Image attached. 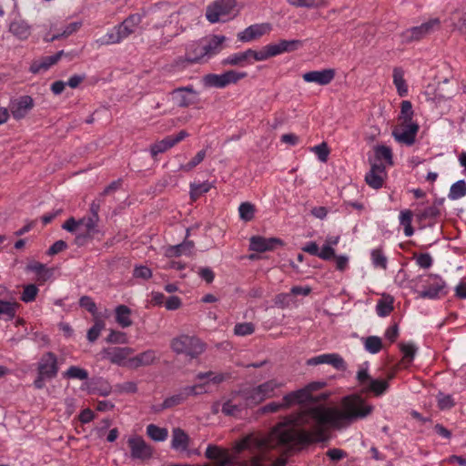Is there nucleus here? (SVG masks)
<instances>
[{
	"label": "nucleus",
	"instance_id": "obj_28",
	"mask_svg": "<svg viewBox=\"0 0 466 466\" xmlns=\"http://www.w3.org/2000/svg\"><path fill=\"white\" fill-rule=\"evenodd\" d=\"M189 437L180 429H175L172 432L171 447L177 451H188Z\"/></svg>",
	"mask_w": 466,
	"mask_h": 466
},
{
	"label": "nucleus",
	"instance_id": "obj_2",
	"mask_svg": "<svg viewBox=\"0 0 466 466\" xmlns=\"http://www.w3.org/2000/svg\"><path fill=\"white\" fill-rule=\"evenodd\" d=\"M199 383L194 386L185 387L182 391L177 395L166 399L162 404V408H170L181 403L187 396L198 395L208 390V384H217L223 380L222 375H215L212 372L200 373L198 375Z\"/></svg>",
	"mask_w": 466,
	"mask_h": 466
},
{
	"label": "nucleus",
	"instance_id": "obj_17",
	"mask_svg": "<svg viewBox=\"0 0 466 466\" xmlns=\"http://www.w3.org/2000/svg\"><path fill=\"white\" fill-rule=\"evenodd\" d=\"M386 177L385 166L371 162L370 169L365 176V181L370 187L378 189L383 186Z\"/></svg>",
	"mask_w": 466,
	"mask_h": 466
},
{
	"label": "nucleus",
	"instance_id": "obj_12",
	"mask_svg": "<svg viewBox=\"0 0 466 466\" xmlns=\"http://www.w3.org/2000/svg\"><path fill=\"white\" fill-rule=\"evenodd\" d=\"M440 25L441 21L439 18H432L419 26L407 29L401 34L402 42L409 44L414 41H419L431 33L435 27H439Z\"/></svg>",
	"mask_w": 466,
	"mask_h": 466
},
{
	"label": "nucleus",
	"instance_id": "obj_5",
	"mask_svg": "<svg viewBox=\"0 0 466 466\" xmlns=\"http://www.w3.org/2000/svg\"><path fill=\"white\" fill-rule=\"evenodd\" d=\"M285 385L284 380L273 379L256 388L246 391V398L250 404H258L265 399L271 398L276 391Z\"/></svg>",
	"mask_w": 466,
	"mask_h": 466
},
{
	"label": "nucleus",
	"instance_id": "obj_10",
	"mask_svg": "<svg viewBox=\"0 0 466 466\" xmlns=\"http://www.w3.org/2000/svg\"><path fill=\"white\" fill-rule=\"evenodd\" d=\"M419 129L418 124L411 118H406L392 130V136L396 141L408 146L415 142V137Z\"/></svg>",
	"mask_w": 466,
	"mask_h": 466
},
{
	"label": "nucleus",
	"instance_id": "obj_36",
	"mask_svg": "<svg viewBox=\"0 0 466 466\" xmlns=\"http://www.w3.org/2000/svg\"><path fill=\"white\" fill-rule=\"evenodd\" d=\"M193 244L191 242H184L182 244L172 246L167 248L166 255L169 258L178 257L181 255H188L191 253Z\"/></svg>",
	"mask_w": 466,
	"mask_h": 466
},
{
	"label": "nucleus",
	"instance_id": "obj_26",
	"mask_svg": "<svg viewBox=\"0 0 466 466\" xmlns=\"http://www.w3.org/2000/svg\"><path fill=\"white\" fill-rule=\"evenodd\" d=\"M26 270L34 272L35 274V280L40 283L47 281L53 276V269L37 261L29 262L26 266Z\"/></svg>",
	"mask_w": 466,
	"mask_h": 466
},
{
	"label": "nucleus",
	"instance_id": "obj_51",
	"mask_svg": "<svg viewBox=\"0 0 466 466\" xmlns=\"http://www.w3.org/2000/svg\"><path fill=\"white\" fill-rule=\"evenodd\" d=\"M254 325L250 322L238 323L234 328V332L238 336H247L254 332Z\"/></svg>",
	"mask_w": 466,
	"mask_h": 466
},
{
	"label": "nucleus",
	"instance_id": "obj_27",
	"mask_svg": "<svg viewBox=\"0 0 466 466\" xmlns=\"http://www.w3.org/2000/svg\"><path fill=\"white\" fill-rule=\"evenodd\" d=\"M244 398L246 399V403H242L240 400V396L237 395L232 399L225 401L222 406V411L227 415L236 416L238 414L240 410H242L246 406L251 405L248 399L246 398V394L244 393Z\"/></svg>",
	"mask_w": 466,
	"mask_h": 466
},
{
	"label": "nucleus",
	"instance_id": "obj_61",
	"mask_svg": "<svg viewBox=\"0 0 466 466\" xmlns=\"http://www.w3.org/2000/svg\"><path fill=\"white\" fill-rule=\"evenodd\" d=\"M438 403L441 410L451 409L454 405V400L451 395L440 394Z\"/></svg>",
	"mask_w": 466,
	"mask_h": 466
},
{
	"label": "nucleus",
	"instance_id": "obj_29",
	"mask_svg": "<svg viewBox=\"0 0 466 466\" xmlns=\"http://www.w3.org/2000/svg\"><path fill=\"white\" fill-rule=\"evenodd\" d=\"M157 359V354L154 350H146L135 357H132L129 361L130 369H137L141 366H147L152 364Z\"/></svg>",
	"mask_w": 466,
	"mask_h": 466
},
{
	"label": "nucleus",
	"instance_id": "obj_44",
	"mask_svg": "<svg viewBox=\"0 0 466 466\" xmlns=\"http://www.w3.org/2000/svg\"><path fill=\"white\" fill-rule=\"evenodd\" d=\"M63 376L65 378H68V379H76V380H84L88 378V372L80 367L71 366L63 374Z\"/></svg>",
	"mask_w": 466,
	"mask_h": 466
},
{
	"label": "nucleus",
	"instance_id": "obj_14",
	"mask_svg": "<svg viewBox=\"0 0 466 466\" xmlns=\"http://www.w3.org/2000/svg\"><path fill=\"white\" fill-rule=\"evenodd\" d=\"M134 350L129 347L106 349L103 350L102 355L104 359L108 360L110 362L129 368V361L132 358Z\"/></svg>",
	"mask_w": 466,
	"mask_h": 466
},
{
	"label": "nucleus",
	"instance_id": "obj_15",
	"mask_svg": "<svg viewBox=\"0 0 466 466\" xmlns=\"http://www.w3.org/2000/svg\"><path fill=\"white\" fill-rule=\"evenodd\" d=\"M131 456L134 459L147 460L152 456L151 447L138 436H131L127 440Z\"/></svg>",
	"mask_w": 466,
	"mask_h": 466
},
{
	"label": "nucleus",
	"instance_id": "obj_7",
	"mask_svg": "<svg viewBox=\"0 0 466 466\" xmlns=\"http://www.w3.org/2000/svg\"><path fill=\"white\" fill-rule=\"evenodd\" d=\"M323 385L324 384L322 382L315 381L308 384L303 389L287 394L284 397V404L291 406L297 403L303 404L310 401H315L318 400V396H315L314 392L320 390L323 387Z\"/></svg>",
	"mask_w": 466,
	"mask_h": 466
},
{
	"label": "nucleus",
	"instance_id": "obj_18",
	"mask_svg": "<svg viewBox=\"0 0 466 466\" xmlns=\"http://www.w3.org/2000/svg\"><path fill=\"white\" fill-rule=\"evenodd\" d=\"M187 137H188V133L185 130H181L177 135L168 136L162 139L161 141L155 143L154 145H152L150 149L152 156L155 157L160 153L167 151L178 142L185 139Z\"/></svg>",
	"mask_w": 466,
	"mask_h": 466
},
{
	"label": "nucleus",
	"instance_id": "obj_25",
	"mask_svg": "<svg viewBox=\"0 0 466 466\" xmlns=\"http://www.w3.org/2000/svg\"><path fill=\"white\" fill-rule=\"evenodd\" d=\"M307 363L309 365L330 364L336 369H342L344 361L342 358L336 353L321 354L309 359Z\"/></svg>",
	"mask_w": 466,
	"mask_h": 466
},
{
	"label": "nucleus",
	"instance_id": "obj_4",
	"mask_svg": "<svg viewBox=\"0 0 466 466\" xmlns=\"http://www.w3.org/2000/svg\"><path fill=\"white\" fill-rule=\"evenodd\" d=\"M357 380L361 387V391L365 393H373L375 396L384 394L389 383L386 380L372 379L368 372V364L362 365L357 372Z\"/></svg>",
	"mask_w": 466,
	"mask_h": 466
},
{
	"label": "nucleus",
	"instance_id": "obj_6",
	"mask_svg": "<svg viewBox=\"0 0 466 466\" xmlns=\"http://www.w3.org/2000/svg\"><path fill=\"white\" fill-rule=\"evenodd\" d=\"M58 371L57 359L53 353L45 354L38 364V376L34 381V385L37 389L45 386L46 380L55 378Z\"/></svg>",
	"mask_w": 466,
	"mask_h": 466
},
{
	"label": "nucleus",
	"instance_id": "obj_31",
	"mask_svg": "<svg viewBox=\"0 0 466 466\" xmlns=\"http://www.w3.org/2000/svg\"><path fill=\"white\" fill-rule=\"evenodd\" d=\"M375 163L387 166L393 165V156L391 149L384 145L374 147Z\"/></svg>",
	"mask_w": 466,
	"mask_h": 466
},
{
	"label": "nucleus",
	"instance_id": "obj_59",
	"mask_svg": "<svg viewBox=\"0 0 466 466\" xmlns=\"http://www.w3.org/2000/svg\"><path fill=\"white\" fill-rule=\"evenodd\" d=\"M209 188L210 185L208 183L192 185L190 191L192 198H198L201 194L208 192Z\"/></svg>",
	"mask_w": 466,
	"mask_h": 466
},
{
	"label": "nucleus",
	"instance_id": "obj_38",
	"mask_svg": "<svg viewBox=\"0 0 466 466\" xmlns=\"http://www.w3.org/2000/svg\"><path fill=\"white\" fill-rule=\"evenodd\" d=\"M116 322L123 328L129 327L132 324L130 319V309L126 306H118L116 309Z\"/></svg>",
	"mask_w": 466,
	"mask_h": 466
},
{
	"label": "nucleus",
	"instance_id": "obj_1",
	"mask_svg": "<svg viewBox=\"0 0 466 466\" xmlns=\"http://www.w3.org/2000/svg\"><path fill=\"white\" fill-rule=\"evenodd\" d=\"M373 405L358 394L344 397L340 408L319 406L286 419L277 431L282 441L293 447L299 443L319 441L325 439L326 431L340 429L362 420L373 411Z\"/></svg>",
	"mask_w": 466,
	"mask_h": 466
},
{
	"label": "nucleus",
	"instance_id": "obj_56",
	"mask_svg": "<svg viewBox=\"0 0 466 466\" xmlns=\"http://www.w3.org/2000/svg\"><path fill=\"white\" fill-rule=\"evenodd\" d=\"M416 263L422 268H429L432 265V258L429 253L415 256Z\"/></svg>",
	"mask_w": 466,
	"mask_h": 466
},
{
	"label": "nucleus",
	"instance_id": "obj_46",
	"mask_svg": "<svg viewBox=\"0 0 466 466\" xmlns=\"http://www.w3.org/2000/svg\"><path fill=\"white\" fill-rule=\"evenodd\" d=\"M80 25H81V24L78 22L70 23L68 25H66V27L61 34L54 35L53 36H51L50 38H46V40L47 42H53L56 39H59L62 36L66 37V36L70 35L71 34H73L74 32H76V30H78Z\"/></svg>",
	"mask_w": 466,
	"mask_h": 466
},
{
	"label": "nucleus",
	"instance_id": "obj_60",
	"mask_svg": "<svg viewBox=\"0 0 466 466\" xmlns=\"http://www.w3.org/2000/svg\"><path fill=\"white\" fill-rule=\"evenodd\" d=\"M133 275H134L135 278H139V279H148L152 276V271L147 266L140 265V266H137L134 268Z\"/></svg>",
	"mask_w": 466,
	"mask_h": 466
},
{
	"label": "nucleus",
	"instance_id": "obj_42",
	"mask_svg": "<svg viewBox=\"0 0 466 466\" xmlns=\"http://www.w3.org/2000/svg\"><path fill=\"white\" fill-rule=\"evenodd\" d=\"M147 435L156 441H163L167 438V431L165 428L157 427L154 424H149L147 427Z\"/></svg>",
	"mask_w": 466,
	"mask_h": 466
},
{
	"label": "nucleus",
	"instance_id": "obj_8",
	"mask_svg": "<svg viewBox=\"0 0 466 466\" xmlns=\"http://www.w3.org/2000/svg\"><path fill=\"white\" fill-rule=\"evenodd\" d=\"M246 72L228 70L221 75L208 74L203 77V83L208 87L224 88L230 84H236L247 76Z\"/></svg>",
	"mask_w": 466,
	"mask_h": 466
},
{
	"label": "nucleus",
	"instance_id": "obj_57",
	"mask_svg": "<svg viewBox=\"0 0 466 466\" xmlns=\"http://www.w3.org/2000/svg\"><path fill=\"white\" fill-rule=\"evenodd\" d=\"M274 56L270 45L263 47L260 51H255L253 58L257 61H263Z\"/></svg>",
	"mask_w": 466,
	"mask_h": 466
},
{
	"label": "nucleus",
	"instance_id": "obj_21",
	"mask_svg": "<svg viewBox=\"0 0 466 466\" xmlns=\"http://www.w3.org/2000/svg\"><path fill=\"white\" fill-rule=\"evenodd\" d=\"M335 76L334 69H324L321 71H309L303 75L306 82H315L319 85H328Z\"/></svg>",
	"mask_w": 466,
	"mask_h": 466
},
{
	"label": "nucleus",
	"instance_id": "obj_3",
	"mask_svg": "<svg viewBox=\"0 0 466 466\" xmlns=\"http://www.w3.org/2000/svg\"><path fill=\"white\" fill-rule=\"evenodd\" d=\"M170 347L177 354H185L191 358H196L205 350L204 344L198 338L186 334L174 338Z\"/></svg>",
	"mask_w": 466,
	"mask_h": 466
},
{
	"label": "nucleus",
	"instance_id": "obj_40",
	"mask_svg": "<svg viewBox=\"0 0 466 466\" xmlns=\"http://www.w3.org/2000/svg\"><path fill=\"white\" fill-rule=\"evenodd\" d=\"M412 216V212L409 209L402 210L400 213V224L403 226L404 234L406 237H410L414 233V230L411 227Z\"/></svg>",
	"mask_w": 466,
	"mask_h": 466
},
{
	"label": "nucleus",
	"instance_id": "obj_32",
	"mask_svg": "<svg viewBox=\"0 0 466 466\" xmlns=\"http://www.w3.org/2000/svg\"><path fill=\"white\" fill-rule=\"evenodd\" d=\"M265 34L263 25H252L247 27L244 31L238 34V38L241 42H249L257 39Z\"/></svg>",
	"mask_w": 466,
	"mask_h": 466
},
{
	"label": "nucleus",
	"instance_id": "obj_30",
	"mask_svg": "<svg viewBox=\"0 0 466 466\" xmlns=\"http://www.w3.org/2000/svg\"><path fill=\"white\" fill-rule=\"evenodd\" d=\"M301 46V40H280L278 44L270 45L274 56L282 53L296 51Z\"/></svg>",
	"mask_w": 466,
	"mask_h": 466
},
{
	"label": "nucleus",
	"instance_id": "obj_49",
	"mask_svg": "<svg viewBox=\"0 0 466 466\" xmlns=\"http://www.w3.org/2000/svg\"><path fill=\"white\" fill-rule=\"evenodd\" d=\"M206 157V151L200 150L198 154L186 165L181 166L180 169L184 171H190L195 167H197L199 163L203 161Z\"/></svg>",
	"mask_w": 466,
	"mask_h": 466
},
{
	"label": "nucleus",
	"instance_id": "obj_48",
	"mask_svg": "<svg viewBox=\"0 0 466 466\" xmlns=\"http://www.w3.org/2000/svg\"><path fill=\"white\" fill-rule=\"evenodd\" d=\"M38 293V289L35 285L30 284L24 288L21 299L25 302L33 301Z\"/></svg>",
	"mask_w": 466,
	"mask_h": 466
},
{
	"label": "nucleus",
	"instance_id": "obj_22",
	"mask_svg": "<svg viewBox=\"0 0 466 466\" xmlns=\"http://www.w3.org/2000/svg\"><path fill=\"white\" fill-rule=\"evenodd\" d=\"M7 289L4 286H0V298L5 297ZM18 304L15 301L0 299V319H11L15 317Z\"/></svg>",
	"mask_w": 466,
	"mask_h": 466
},
{
	"label": "nucleus",
	"instance_id": "obj_24",
	"mask_svg": "<svg viewBox=\"0 0 466 466\" xmlns=\"http://www.w3.org/2000/svg\"><path fill=\"white\" fill-rule=\"evenodd\" d=\"M196 97V92L192 87H179L172 92V100L178 106H188Z\"/></svg>",
	"mask_w": 466,
	"mask_h": 466
},
{
	"label": "nucleus",
	"instance_id": "obj_23",
	"mask_svg": "<svg viewBox=\"0 0 466 466\" xmlns=\"http://www.w3.org/2000/svg\"><path fill=\"white\" fill-rule=\"evenodd\" d=\"M64 56V51L61 50L55 54L54 56L42 57L39 60H35L32 62L29 71L33 74H38L40 71L47 70L51 66L56 64L60 58Z\"/></svg>",
	"mask_w": 466,
	"mask_h": 466
},
{
	"label": "nucleus",
	"instance_id": "obj_47",
	"mask_svg": "<svg viewBox=\"0 0 466 466\" xmlns=\"http://www.w3.org/2000/svg\"><path fill=\"white\" fill-rule=\"evenodd\" d=\"M400 350L403 354V359L409 362L412 361L416 352H417V347L410 342L408 343H402L400 345Z\"/></svg>",
	"mask_w": 466,
	"mask_h": 466
},
{
	"label": "nucleus",
	"instance_id": "obj_35",
	"mask_svg": "<svg viewBox=\"0 0 466 466\" xmlns=\"http://www.w3.org/2000/svg\"><path fill=\"white\" fill-rule=\"evenodd\" d=\"M9 30L19 39H26L30 35V27L24 21H15L11 23Z\"/></svg>",
	"mask_w": 466,
	"mask_h": 466
},
{
	"label": "nucleus",
	"instance_id": "obj_45",
	"mask_svg": "<svg viewBox=\"0 0 466 466\" xmlns=\"http://www.w3.org/2000/svg\"><path fill=\"white\" fill-rule=\"evenodd\" d=\"M255 206L249 202L242 203L238 208L239 218L244 221H250L255 215Z\"/></svg>",
	"mask_w": 466,
	"mask_h": 466
},
{
	"label": "nucleus",
	"instance_id": "obj_53",
	"mask_svg": "<svg viewBox=\"0 0 466 466\" xmlns=\"http://www.w3.org/2000/svg\"><path fill=\"white\" fill-rule=\"evenodd\" d=\"M106 341L109 343L125 344L127 342V338L124 332L111 330Z\"/></svg>",
	"mask_w": 466,
	"mask_h": 466
},
{
	"label": "nucleus",
	"instance_id": "obj_11",
	"mask_svg": "<svg viewBox=\"0 0 466 466\" xmlns=\"http://www.w3.org/2000/svg\"><path fill=\"white\" fill-rule=\"evenodd\" d=\"M456 93L457 88L451 85L448 78H445L442 82H439L436 87L429 85L425 90V95L429 96V100L435 103L447 101L452 98Z\"/></svg>",
	"mask_w": 466,
	"mask_h": 466
},
{
	"label": "nucleus",
	"instance_id": "obj_58",
	"mask_svg": "<svg viewBox=\"0 0 466 466\" xmlns=\"http://www.w3.org/2000/svg\"><path fill=\"white\" fill-rule=\"evenodd\" d=\"M96 218H85L79 220V225L84 227L88 234H92L96 231Z\"/></svg>",
	"mask_w": 466,
	"mask_h": 466
},
{
	"label": "nucleus",
	"instance_id": "obj_63",
	"mask_svg": "<svg viewBox=\"0 0 466 466\" xmlns=\"http://www.w3.org/2000/svg\"><path fill=\"white\" fill-rule=\"evenodd\" d=\"M319 258L324 260L335 258V249L324 243L321 249H319Z\"/></svg>",
	"mask_w": 466,
	"mask_h": 466
},
{
	"label": "nucleus",
	"instance_id": "obj_41",
	"mask_svg": "<svg viewBox=\"0 0 466 466\" xmlns=\"http://www.w3.org/2000/svg\"><path fill=\"white\" fill-rule=\"evenodd\" d=\"M370 259L374 268L383 270L387 268L388 259L380 248L371 250Z\"/></svg>",
	"mask_w": 466,
	"mask_h": 466
},
{
	"label": "nucleus",
	"instance_id": "obj_52",
	"mask_svg": "<svg viewBox=\"0 0 466 466\" xmlns=\"http://www.w3.org/2000/svg\"><path fill=\"white\" fill-rule=\"evenodd\" d=\"M311 151L317 155L318 158L321 162L327 161L329 151L328 149L326 143H321L318 146L313 147L311 148Z\"/></svg>",
	"mask_w": 466,
	"mask_h": 466
},
{
	"label": "nucleus",
	"instance_id": "obj_13",
	"mask_svg": "<svg viewBox=\"0 0 466 466\" xmlns=\"http://www.w3.org/2000/svg\"><path fill=\"white\" fill-rule=\"evenodd\" d=\"M236 5L237 0H216L207 8V19L210 23H217L219 16L230 14Z\"/></svg>",
	"mask_w": 466,
	"mask_h": 466
},
{
	"label": "nucleus",
	"instance_id": "obj_19",
	"mask_svg": "<svg viewBox=\"0 0 466 466\" xmlns=\"http://www.w3.org/2000/svg\"><path fill=\"white\" fill-rule=\"evenodd\" d=\"M13 116H25L34 107V99L30 96H21L10 100Z\"/></svg>",
	"mask_w": 466,
	"mask_h": 466
},
{
	"label": "nucleus",
	"instance_id": "obj_20",
	"mask_svg": "<svg viewBox=\"0 0 466 466\" xmlns=\"http://www.w3.org/2000/svg\"><path fill=\"white\" fill-rule=\"evenodd\" d=\"M281 240L276 238H266L260 236H254L250 238L249 248L257 252H266L274 249Z\"/></svg>",
	"mask_w": 466,
	"mask_h": 466
},
{
	"label": "nucleus",
	"instance_id": "obj_33",
	"mask_svg": "<svg viewBox=\"0 0 466 466\" xmlns=\"http://www.w3.org/2000/svg\"><path fill=\"white\" fill-rule=\"evenodd\" d=\"M394 299L390 295H383L376 305V312L380 317H387L393 310Z\"/></svg>",
	"mask_w": 466,
	"mask_h": 466
},
{
	"label": "nucleus",
	"instance_id": "obj_16",
	"mask_svg": "<svg viewBox=\"0 0 466 466\" xmlns=\"http://www.w3.org/2000/svg\"><path fill=\"white\" fill-rule=\"evenodd\" d=\"M427 287L419 293L421 299H435L445 293V282L437 276H431L427 281Z\"/></svg>",
	"mask_w": 466,
	"mask_h": 466
},
{
	"label": "nucleus",
	"instance_id": "obj_34",
	"mask_svg": "<svg viewBox=\"0 0 466 466\" xmlns=\"http://www.w3.org/2000/svg\"><path fill=\"white\" fill-rule=\"evenodd\" d=\"M404 72L400 67L393 69V83L397 88V92L400 96H405L408 93L406 81L403 78Z\"/></svg>",
	"mask_w": 466,
	"mask_h": 466
},
{
	"label": "nucleus",
	"instance_id": "obj_62",
	"mask_svg": "<svg viewBox=\"0 0 466 466\" xmlns=\"http://www.w3.org/2000/svg\"><path fill=\"white\" fill-rule=\"evenodd\" d=\"M289 4L301 7H313L322 3L323 0H288Z\"/></svg>",
	"mask_w": 466,
	"mask_h": 466
},
{
	"label": "nucleus",
	"instance_id": "obj_64",
	"mask_svg": "<svg viewBox=\"0 0 466 466\" xmlns=\"http://www.w3.org/2000/svg\"><path fill=\"white\" fill-rule=\"evenodd\" d=\"M181 299L177 296L169 297L165 303V307L168 310H176L181 307Z\"/></svg>",
	"mask_w": 466,
	"mask_h": 466
},
{
	"label": "nucleus",
	"instance_id": "obj_50",
	"mask_svg": "<svg viewBox=\"0 0 466 466\" xmlns=\"http://www.w3.org/2000/svg\"><path fill=\"white\" fill-rule=\"evenodd\" d=\"M104 328V322L101 320H96L94 326L87 331V339L90 342H94L99 337Z\"/></svg>",
	"mask_w": 466,
	"mask_h": 466
},
{
	"label": "nucleus",
	"instance_id": "obj_43",
	"mask_svg": "<svg viewBox=\"0 0 466 466\" xmlns=\"http://www.w3.org/2000/svg\"><path fill=\"white\" fill-rule=\"evenodd\" d=\"M466 195V183L464 180H459L452 184L450 192L449 198L452 200L459 199Z\"/></svg>",
	"mask_w": 466,
	"mask_h": 466
},
{
	"label": "nucleus",
	"instance_id": "obj_37",
	"mask_svg": "<svg viewBox=\"0 0 466 466\" xmlns=\"http://www.w3.org/2000/svg\"><path fill=\"white\" fill-rule=\"evenodd\" d=\"M361 340L364 349L371 354H377L382 349V340L378 336H370L363 338Z\"/></svg>",
	"mask_w": 466,
	"mask_h": 466
},
{
	"label": "nucleus",
	"instance_id": "obj_9",
	"mask_svg": "<svg viewBox=\"0 0 466 466\" xmlns=\"http://www.w3.org/2000/svg\"><path fill=\"white\" fill-rule=\"evenodd\" d=\"M225 40L224 35H211L209 38L201 39L202 46H199L200 51L198 56H187L185 61L189 64L198 63L205 56L218 54L221 50V46Z\"/></svg>",
	"mask_w": 466,
	"mask_h": 466
},
{
	"label": "nucleus",
	"instance_id": "obj_39",
	"mask_svg": "<svg viewBox=\"0 0 466 466\" xmlns=\"http://www.w3.org/2000/svg\"><path fill=\"white\" fill-rule=\"evenodd\" d=\"M140 22V16L137 15H129L124 22L118 26V29L122 34L127 37L134 32V27Z\"/></svg>",
	"mask_w": 466,
	"mask_h": 466
},
{
	"label": "nucleus",
	"instance_id": "obj_54",
	"mask_svg": "<svg viewBox=\"0 0 466 466\" xmlns=\"http://www.w3.org/2000/svg\"><path fill=\"white\" fill-rule=\"evenodd\" d=\"M245 61L244 56L241 53H238L223 59L221 64L223 66H242Z\"/></svg>",
	"mask_w": 466,
	"mask_h": 466
},
{
	"label": "nucleus",
	"instance_id": "obj_55",
	"mask_svg": "<svg viewBox=\"0 0 466 466\" xmlns=\"http://www.w3.org/2000/svg\"><path fill=\"white\" fill-rule=\"evenodd\" d=\"M106 39L103 40L101 43L105 45L116 44L119 43L126 36L122 34V32L117 28L116 32L108 33L106 35Z\"/></svg>",
	"mask_w": 466,
	"mask_h": 466
}]
</instances>
